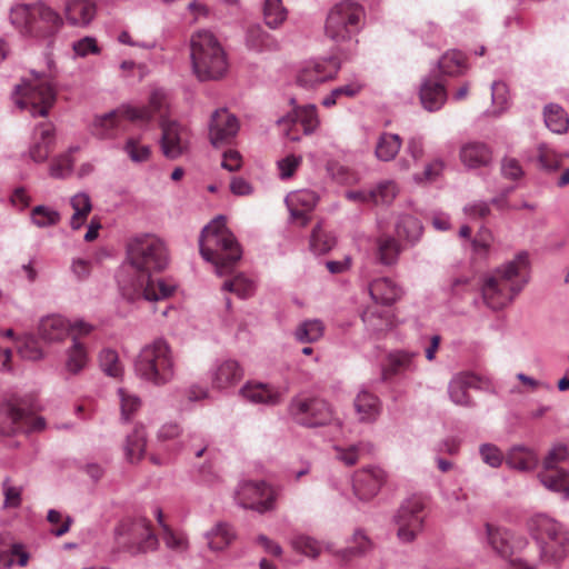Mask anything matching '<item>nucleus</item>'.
I'll return each instance as SVG.
<instances>
[{
    "label": "nucleus",
    "instance_id": "37",
    "mask_svg": "<svg viewBox=\"0 0 569 569\" xmlns=\"http://www.w3.org/2000/svg\"><path fill=\"white\" fill-rule=\"evenodd\" d=\"M546 127L557 134H563L569 129V117L565 109L557 103H548L543 108Z\"/></svg>",
    "mask_w": 569,
    "mask_h": 569
},
{
    "label": "nucleus",
    "instance_id": "51",
    "mask_svg": "<svg viewBox=\"0 0 569 569\" xmlns=\"http://www.w3.org/2000/svg\"><path fill=\"white\" fill-rule=\"evenodd\" d=\"M438 64L441 72L447 76H459L467 69L463 53L457 50L446 52Z\"/></svg>",
    "mask_w": 569,
    "mask_h": 569
},
{
    "label": "nucleus",
    "instance_id": "59",
    "mask_svg": "<svg viewBox=\"0 0 569 569\" xmlns=\"http://www.w3.org/2000/svg\"><path fill=\"white\" fill-rule=\"evenodd\" d=\"M493 240L495 238L492 232L488 228L481 227L471 241L473 253L480 258H486L491 249Z\"/></svg>",
    "mask_w": 569,
    "mask_h": 569
},
{
    "label": "nucleus",
    "instance_id": "14",
    "mask_svg": "<svg viewBox=\"0 0 569 569\" xmlns=\"http://www.w3.org/2000/svg\"><path fill=\"white\" fill-rule=\"evenodd\" d=\"M340 70L337 58L310 59L301 63L296 76L298 87L315 90L318 86L336 78Z\"/></svg>",
    "mask_w": 569,
    "mask_h": 569
},
{
    "label": "nucleus",
    "instance_id": "47",
    "mask_svg": "<svg viewBox=\"0 0 569 569\" xmlns=\"http://www.w3.org/2000/svg\"><path fill=\"white\" fill-rule=\"evenodd\" d=\"M372 204L389 206L399 193V187L393 180H381L373 188H370Z\"/></svg>",
    "mask_w": 569,
    "mask_h": 569
},
{
    "label": "nucleus",
    "instance_id": "21",
    "mask_svg": "<svg viewBox=\"0 0 569 569\" xmlns=\"http://www.w3.org/2000/svg\"><path fill=\"white\" fill-rule=\"evenodd\" d=\"M239 131V122L227 109L213 112L209 124V138L214 147L229 142Z\"/></svg>",
    "mask_w": 569,
    "mask_h": 569
},
{
    "label": "nucleus",
    "instance_id": "63",
    "mask_svg": "<svg viewBox=\"0 0 569 569\" xmlns=\"http://www.w3.org/2000/svg\"><path fill=\"white\" fill-rule=\"evenodd\" d=\"M122 419L128 420L141 406V400L124 388L118 390Z\"/></svg>",
    "mask_w": 569,
    "mask_h": 569
},
{
    "label": "nucleus",
    "instance_id": "62",
    "mask_svg": "<svg viewBox=\"0 0 569 569\" xmlns=\"http://www.w3.org/2000/svg\"><path fill=\"white\" fill-rule=\"evenodd\" d=\"M162 539L167 548L173 551L184 552L189 548L187 535L180 531H172L167 525H163Z\"/></svg>",
    "mask_w": 569,
    "mask_h": 569
},
{
    "label": "nucleus",
    "instance_id": "58",
    "mask_svg": "<svg viewBox=\"0 0 569 569\" xmlns=\"http://www.w3.org/2000/svg\"><path fill=\"white\" fill-rule=\"evenodd\" d=\"M362 89V84L358 81H351L343 86L335 88L327 97L322 99V106L326 108L333 107L341 97L353 98Z\"/></svg>",
    "mask_w": 569,
    "mask_h": 569
},
{
    "label": "nucleus",
    "instance_id": "19",
    "mask_svg": "<svg viewBox=\"0 0 569 569\" xmlns=\"http://www.w3.org/2000/svg\"><path fill=\"white\" fill-rule=\"evenodd\" d=\"M3 413L10 420L8 429H3L6 435L16 432L40 431L44 429L46 421L42 417H34L26 411L18 401H8L3 406Z\"/></svg>",
    "mask_w": 569,
    "mask_h": 569
},
{
    "label": "nucleus",
    "instance_id": "18",
    "mask_svg": "<svg viewBox=\"0 0 569 569\" xmlns=\"http://www.w3.org/2000/svg\"><path fill=\"white\" fill-rule=\"evenodd\" d=\"M208 378L212 389L227 391L242 380L243 369L234 359H217L208 370Z\"/></svg>",
    "mask_w": 569,
    "mask_h": 569
},
{
    "label": "nucleus",
    "instance_id": "24",
    "mask_svg": "<svg viewBox=\"0 0 569 569\" xmlns=\"http://www.w3.org/2000/svg\"><path fill=\"white\" fill-rule=\"evenodd\" d=\"M54 140V128L50 122L37 126L33 142L29 149L31 159L36 162L46 161L53 149Z\"/></svg>",
    "mask_w": 569,
    "mask_h": 569
},
{
    "label": "nucleus",
    "instance_id": "39",
    "mask_svg": "<svg viewBox=\"0 0 569 569\" xmlns=\"http://www.w3.org/2000/svg\"><path fill=\"white\" fill-rule=\"evenodd\" d=\"M325 335V325L320 319H306L293 331L295 339L300 343H313Z\"/></svg>",
    "mask_w": 569,
    "mask_h": 569
},
{
    "label": "nucleus",
    "instance_id": "15",
    "mask_svg": "<svg viewBox=\"0 0 569 569\" xmlns=\"http://www.w3.org/2000/svg\"><path fill=\"white\" fill-rule=\"evenodd\" d=\"M423 503L418 497H410L400 506L395 521L398 526V538L402 542H411L422 530Z\"/></svg>",
    "mask_w": 569,
    "mask_h": 569
},
{
    "label": "nucleus",
    "instance_id": "4",
    "mask_svg": "<svg viewBox=\"0 0 569 569\" xmlns=\"http://www.w3.org/2000/svg\"><path fill=\"white\" fill-rule=\"evenodd\" d=\"M190 58L193 73L200 81L219 80L228 72L227 53L209 30H199L191 36Z\"/></svg>",
    "mask_w": 569,
    "mask_h": 569
},
{
    "label": "nucleus",
    "instance_id": "45",
    "mask_svg": "<svg viewBox=\"0 0 569 569\" xmlns=\"http://www.w3.org/2000/svg\"><path fill=\"white\" fill-rule=\"evenodd\" d=\"M361 319L367 329L373 333H380L392 328L393 320L389 312H377L370 308L366 309Z\"/></svg>",
    "mask_w": 569,
    "mask_h": 569
},
{
    "label": "nucleus",
    "instance_id": "42",
    "mask_svg": "<svg viewBox=\"0 0 569 569\" xmlns=\"http://www.w3.org/2000/svg\"><path fill=\"white\" fill-rule=\"evenodd\" d=\"M401 144L402 141L398 134L385 132L377 141L376 157L381 161H390L398 154Z\"/></svg>",
    "mask_w": 569,
    "mask_h": 569
},
{
    "label": "nucleus",
    "instance_id": "28",
    "mask_svg": "<svg viewBox=\"0 0 569 569\" xmlns=\"http://www.w3.org/2000/svg\"><path fill=\"white\" fill-rule=\"evenodd\" d=\"M540 483L549 491L569 500V470L566 468L541 469L537 475Z\"/></svg>",
    "mask_w": 569,
    "mask_h": 569
},
{
    "label": "nucleus",
    "instance_id": "29",
    "mask_svg": "<svg viewBox=\"0 0 569 569\" xmlns=\"http://www.w3.org/2000/svg\"><path fill=\"white\" fill-rule=\"evenodd\" d=\"M88 362L87 347L77 337H72L71 346L64 351L63 372L68 377L78 376L84 370Z\"/></svg>",
    "mask_w": 569,
    "mask_h": 569
},
{
    "label": "nucleus",
    "instance_id": "49",
    "mask_svg": "<svg viewBox=\"0 0 569 569\" xmlns=\"http://www.w3.org/2000/svg\"><path fill=\"white\" fill-rule=\"evenodd\" d=\"M335 450L338 460L343 462L346 466H353L362 456L371 453L372 446L368 442H358L349 447L336 446Z\"/></svg>",
    "mask_w": 569,
    "mask_h": 569
},
{
    "label": "nucleus",
    "instance_id": "64",
    "mask_svg": "<svg viewBox=\"0 0 569 569\" xmlns=\"http://www.w3.org/2000/svg\"><path fill=\"white\" fill-rule=\"evenodd\" d=\"M479 455L483 463L491 468H499L506 461V455L493 443H482Z\"/></svg>",
    "mask_w": 569,
    "mask_h": 569
},
{
    "label": "nucleus",
    "instance_id": "54",
    "mask_svg": "<svg viewBox=\"0 0 569 569\" xmlns=\"http://www.w3.org/2000/svg\"><path fill=\"white\" fill-rule=\"evenodd\" d=\"M222 289L224 291L233 292L241 299H246L254 293L256 284L253 280L243 273H238L233 278L224 281Z\"/></svg>",
    "mask_w": 569,
    "mask_h": 569
},
{
    "label": "nucleus",
    "instance_id": "26",
    "mask_svg": "<svg viewBox=\"0 0 569 569\" xmlns=\"http://www.w3.org/2000/svg\"><path fill=\"white\" fill-rule=\"evenodd\" d=\"M478 382L479 379L471 372H459L453 376L448 386V393L451 401L457 406H471L468 389L477 387Z\"/></svg>",
    "mask_w": 569,
    "mask_h": 569
},
{
    "label": "nucleus",
    "instance_id": "5",
    "mask_svg": "<svg viewBox=\"0 0 569 569\" xmlns=\"http://www.w3.org/2000/svg\"><path fill=\"white\" fill-rule=\"evenodd\" d=\"M134 372L144 382L157 387L172 381L176 358L168 341L158 338L144 345L134 360Z\"/></svg>",
    "mask_w": 569,
    "mask_h": 569
},
{
    "label": "nucleus",
    "instance_id": "50",
    "mask_svg": "<svg viewBox=\"0 0 569 569\" xmlns=\"http://www.w3.org/2000/svg\"><path fill=\"white\" fill-rule=\"evenodd\" d=\"M370 549V539L361 530H356L350 541V546L346 549L336 551L335 556L341 560H348L351 557L362 556Z\"/></svg>",
    "mask_w": 569,
    "mask_h": 569
},
{
    "label": "nucleus",
    "instance_id": "56",
    "mask_svg": "<svg viewBox=\"0 0 569 569\" xmlns=\"http://www.w3.org/2000/svg\"><path fill=\"white\" fill-rule=\"evenodd\" d=\"M295 114L297 120L303 127L305 134H311L318 129L320 120L315 104L297 107L295 108Z\"/></svg>",
    "mask_w": 569,
    "mask_h": 569
},
{
    "label": "nucleus",
    "instance_id": "8",
    "mask_svg": "<svg viewBox=\"0 0 569 569\" xmlns=\"http://www.w3.org/2000/svg\"><path fill=\"white\" fill-rule=\"evenodd\" d=\"M366 12L353 0H338L326 18L325 34L337 44L351 42L365 24Z\"/></svg>",
    "mask_w": 569,
    "mask_h": 569
},
{
    "label": "nucleus",
    "instance_id": "55",
    "mask_svg": "<svg viewBox=\"0 0 569 569\" xmlns=\"http://www.w3.org/2000/svg\"><path fill=\"white\" fill-rule=\"evenodd\" d=\"M99 366L109 377L119 378L123 373V366L116 350L106 348L99 353Z\"/></svg>",
    "mask_w": 569,
    "mask_h": 569
},
{
    "label": "nucleus",
    "instance_id": "2",
    "mask_svg": "<svg viewBox=\"0 0 569 569\" xmlns=\"http://www.w3.org/2000/svg\"><path fill=\"white\" fill-rule=\"evenodd\" d=\"M528 267V254L520 252L486 277L481 287L485 303L492 310L507 307L527 284Z\"/></svg>",
    "mask_w": 569,
    "mask_h": 569
},
{
    "label": "nucleus",
    "instance_id": "20",
    "mask_svg": "<svg viewBox=\"0 0 569 569\" xmlns=\"http://www.w3.org/2000/svg\"><path fill=\"white\" fill-rule=\"evenodd\" d=\"M486 528L490 546L502 557L520 553L528 546V540L522 535L507 529H493L490 525Z\"/></svg>",
    "mask_w": 569,
    "mask_h": 569
},
{
    "label": "nucleus",
    "instance_id": "48",
    "mask_svg": "<svg viewBox=\"0 0 569 569\" xmlns=\"http://www.w3.org/2000/svg\"><path fill=\"white\" fill-rule=\"evenodd\" d=\"M396 231L400 238L415 243L422 234V226L416 217L411 214H403L397 222Z\"/></svg>",
    "mask_w": 569,
    "mask_h": 569
},
{
    "label": "nucleus",
    "instance_id": "44",
    "mask_svg": "<svg viewBox=\"0 0 569 569\" xmlns=\"http://www.w3.org/2000/svg\"><path fill=\"white\" fill-rule=\"evenodd\" d=\"M247 46L256 51L276 50L277 40L259 26L251 27L247 32Z\"/></svg>",
    "mask_w": 569,
    "mask_h": 569
},
{
    "label": "nucleus",
    "instance_id": "1",
    "mask_svg": "<svg viewBox=\"0 0 569 569\" xmlns=\"http://www.w3.org/2000/svg\"><path fill=\"white\" fill-rule=\"evenodd\" d=\"M170 262L167 242L154 233H140L129 239L126 246V263L140 272L138 281L129 283L123 273L118 274V282L123 296L130 300L143 298L158 301L170 297L174 286L163 279L153 280L152 273L163 271Z\"/></svg>",
    "mask_w": 569,
    "mask_h": 569
},
{
    "label": "nucleus",
    "instance_id": "6",
    "mask_svg": "<svg viewBox=\"0 0 569 569\" xmlns=\"http://www.w3.org/2000/svg\"><path fill=\"white\" fill-rule=\"evenodd\" d=\"M10 22L22 34L33 38H48L56 34L62 26L60 14L42 2L11 7Z\"/></svg>",
    "mask_w": 569,
    "mask_h": 569
},
{
    "label": "nucleus",
    "instance_id": "33",
    "mask_svg": "<svg viewBox=\"0 0 569 569\" xmlns=\"http://www.w3.org/2000/svg\"><path fill=\"white\" fill-rule=\"evenodd\" d=\"M420 100L428 111H438L447 100L445 86L432 79H426L420 87Z\"/></svg>",
    "mask_w": 569,
    "mask_h": 569
},
{
    "label": "nucleus",
    "instance_id": "53",
    "mask_svg": "<svg viewBox=\"0 0 569 569\" xmlns=\"http://www.w3.org/2000/svg\"><path fill=\"white\" fill-rule=\"evenodd\" d=\"M30 219L38 228H49L60 222L61 214L51 207L39 204L32 208Z\"/></svg>",
    "mask_w": 569,
    "mask_h": 569
},
{
    "label": "nucleus",
    "instance_id": "41",
    "mask_svg": "<svg viewBox=\"0 0 569 569\" xmlns=\"http://www.w3.org/2000/svg\"><path fill=\"white\" fill-rule=\"evenodd\" d=\"M70 204L74 211L70 219V226L72 229L78 230L82 227L92 209L91 199L88 193L78 192L71 197Z\"/></svg>",
    "mask_w": 569,
    "mask_h": 569
},
{
    "label": "nucleus",
    "instance_id": "52",
    "mask_svg": "<svg viewBox=\"0 0 569 569\" xmlns=\"http://www.w3.org/2000/svg\"><path fill=\"white\" fill-rule=\"evenodd\" d=\"M288 11L282 4V0H264L263 19L271 29L279 28L287 19Z\"/></svg>",
    "mask_w": 569,
    "mask_h": 569
},
{
    "label": "nucleus",
    "instance_id": "16",
    "mask_svg": "<svg viewBox=\"0 0 569 569\" xmlns=\"http://www.w3.org/2000/svg\"><path fill=\"white\" fill-rule=\"evenodd\" d=\"M162 130L160 147L163 156L168 159H177L189 150L190 130L174 120H160Z\"/></svg>",
    "mask_w": 569,
    "mask_h": 569
},
{
    "label": "nucleus",
    "instance_id": "34",
    "mask_svg": "<svg viewBox=\"0 0 569 569\" xmlns=\"http://www.w3.org/2000/svg\"><path fill=\"white\" fill-rule=\"evenodd\" d=\"M64 12L71 26L86 27L94 18L96 6L90 0H70Z\"/></svg>",
    "mask_w": 569,
    "mask_h": 569
},
{
    "label": "nucleus",
    "instance_id": "46",
    "mask_svg": "<svg viewBox=\"0 0 569 569\" xmlns=\"http://www.w3.org/2000/svg\"><path fill=\"white\" fill-rule=\"evenodd\" d=\"M122 150L133 163H144L151 158V148L142 143L140 137H128L122 146Z\"/></svg>",
    "mask_w": 569,
    "mask_h": 569
},
{
    "label": "nucleus",
    "instance_id": "40",
    "mask_svg": "<svg viewBox=\"0 0 569 569\" xmlns=\"http://www.w3.org/2000/svg\"><path fill=\"white\" fill-rule=\"evenodd\" d=\"M376 257L383 266H392L397 263L401 247L399 242L391 236H381L376 241Z\"/></svg>",
    "mask_w": 569,
    "mask_h": 569
},
{
    "label": "nucleus",
    "instance_id": "32",
    "mask_svg": "<svg viewBox=\"0 0 569 569\" xmlns=\"http://www.w3.org/2000/svg\"><path fill=\"white\" fill-rule=\"evenodd\" d=\"M207 546L212 551H222L227 549L236 539L233 527L224 521L214 523L203 535Z\"/></svg>",
    "mask_w": 569,
    "mask_h": 569
},
{
    "label": "nucleus",
    "instance_id": "35",
    "mask_svg": "<svg viewBox=\"0 0 569 569\" xmlns=\"http://www.w3.org/2000/svg\"><path fill=\"white\" fill-rule=\"evenodd\" d=\"M539 462L538 455L531 448L513 446L506 455V463L509 468L519 471H531Z\"/></svg>",
    "mask_w": 569,
    "mask_h": 569
},
{
    "label": "nucleus",
    "instance_id": "38",
    "mask_svg": "<svg viewBox=\"0 0 569 569\" xmlns=\"http://www.w3.org/2000/svg\"><path fill=\"white\" fill-rule=\"evenodd\" d=\"M291 546L297 552L312 559L318 558L323 550H328L333 553L336 552L332 550L331 543L321 542L307 535H298L293 537Z\"/></svg>",
    "mask_w": 569,
    "mask_h": 569
},
{
    "label": "nucleus",
    "instance_id": "17",
    "mask_svg": "<svg viewBox=\"0 0 569 569\" xmlns=\"http://www.w3.org/2000/svg\"><path fill=\"white\" fill-rule=\"evenodd\" d=\"M387 480L388 473L381 467H363L353 473V493L359 500L369 501L380 492Z\"/></svg>",
    "mask_w": 569,
    "mask_h": 569
},
{
    "label": "nucleus",
    "instance_id": "25",
    "mask_svg": "<svg viewBox=\"0 0 569 569\" xmlns=\"http://www.w3.org/2000/svg\"><path fill=\"white\" fill-rule=\"evenodd\" d=\"M240 395L247 401L254 405H267V406H276L281 399V392L267 383L262 382H247L241 389Z\"/></svg>",
    "mask_w": 569,
    "mask_h": 569
},
{
    "label": "nucleus",
    "instance_id": "61",
    "mask_svg": "<svg viewBox=\"0 0 569 569\" xmlns=\"http://www.w3.org/2000/svg\"><path fill=\"white\" fill-rule=\"evenodd\" d=\"M569 459V449L566 445H553L542 460L541 469L560 468L559 465Z\"/></svg>",
    "mask_w": 569,
    "mask_h": 569
},
{
    "label": "nucleus",
    "instance_id": "31",
    "mask_svg": "<svg viewBox=\"0 0 569 569\" xmlns=\"http://www.w3.org/2000/svg\"><path fill=\"white\" fill-rule=\"evenodd\" d=\"M371 299L381 305H392L402 296V289L390 278H379L369 284Z\"/></svg>",
    "mask_w": 569,
    "mask_h": 569
},
{
    "label": "nucleus",
    "instance_id": "3",
    "mask_svg": "<svg viewBox=\"0 0 569 569\" xmlns=\"http://www.w3.org/2000/svg\"><path fill=\"white\" fill-rule=\"evenodd\" d=\"M201 257L214 266L218 276L228 274L241 259L242 250L233 233L226 227L223 217L206 226L199 238Z\"/></svg>",
    "mask_w": 569,
    "mask_h": 569
},
{
    "label": "nucleus",
    "instance_id": "60",
    "mask_svg": "<svg viewBox=\"0 0 569 569\" xmlns=\"http://www.w3.org/2000/svg\"><path fill=\"white\" fill-rule=\"evenodd\" d=\"M491 98L495 107L493 112L500 114L509 107L510 97L507 84L502 81H495L491 84Z\"/></svg>",
    "mask_w": 569,
    "mask_h": 569
},
{
    "label": "nucleus",
    "instance_id": "22",
    "mask_svg": "<svg viewBox=\"0 0 569 569\" xmlns=\"http://www.w3.org/2000/svg\"><path fill=\"white\" fill-rule=\"evenodd\" d=\"M71 332V321L61 315H48L40 319L38 335L47 343H59Z\"/></svg>",
    "mask_w": 569,
    "mask_h": 569
},
{
    "label": "nucleus",
    "instance_id": "12",
    "mask_svg": "<svg viewBox=\"0 0 569 569\" xmlns=\"http://www.w3.org/2000/svg\"><path fill=\"white\" fill-rule=\"evenodd\" d=\"M289 416L300 426L317 428L332 422L340 425L331 406L323 399L297 396L288 406Z\"/></svg>",
    "mask_w": 569,
    "mask_h": 569
},
{
    "label": "nucleus",
    "instance_id": "13",
    "mask_svg": "<svg viewBox=\"0 0 569 569\" xmlns=\"http://www.w3.org/2000/svg\"><path fill=\"white\" fill-rule=\"evenodd\" d=\"M279 492L266 481L244 480L238 485L234 492L236 502L244 508L266 513L277 507Z\"/></svg>",
    "mask_w": 569,
    "mask_h": 569
},
{
    "label": "nucleus",
    "instance_id": "10",
    "mask_svg": "<svg viewBox=\"0 0 569 569\" xmlns=\"http://www.w3.org/2000/svg\"><path fill=\"white\" fill-rule=\"evenodd\" d=\"M126 120L148 123L151 121V113L148 108L123 104L108 113L94 117L91 132L100 140L117 139L126 130Z\"/></svg>",
    "mask_w": 569,
    "mask_h": 569
},
{
    "label": "nucleus",
    "instance_id": "23",
    "mask_svg": "<svg viewBox=\"0 0 569 569\" xmlns=\"http://www.w3.org/2000/svg\"><path fill=\"white\" fill-rule=\"evenodd\" d=\"M318 196L309 189L298 190L286 197V203L293 219L301 220V226L308 223V213L313 210L318 202Z\"/></svg>",
    "mask_w": 569,
    "mask_h": 569
},
{
    "label": "nucleus",
    "instance_id": "27",
    "mask_svg": "<svg viewBox=\"0 0 569 569\" xmlns=\"http://www.w3.org/2000/svg\"><path fill=\"white\" fill-rule=\"evenodd\" d=\"M460 160L469 169L487 167L492 161V152L486 143L470 141L461 147Z\"/></svg>",
    "mask_w": 569,
    "mask_h": 569
},
{
    "label": "nucleus",
    "instance_id": "57",
    "mask_svg": "<svg viewBox=\"0 0 569 569\" xmlns=\"http://www.w3.org/2000/svg\"><path fill=\"white\" fill-rule=\"evenodd\" d=\"M336 246V238L317 224L310 238V248L317 254H325Z\"/></svg>",
    "mask_w": 569,
    "mask_h": 569
},
{
    "label": "nucleus",
    "instance_id": "30",
    "mask_svg": "<svg viewBox=\"0 0 569 569\" xmlns=\"http://www.w3.org/2000/svg\"><path fill=\"white\" fill-rule=\"evenodd\" d=\"M418 352L406 350H397L387 356V363L382 368V380L387 381L391 377L400 375L406 371L416 369L415 358Z\"/></svg>",
    "mask_w": 569,
    "mask_h": 569
},
{
    "label": "nucleus",
    "instance_id": "7",
    "mask_svg": "<svg viewBox=\"0 0 569 569\" xmlns=\"http://www.w3.org/2000/svg\"><path fill=\"white\" fill-rule=\"evenodd\" d=\"M529 530L537 541L541 560L558 563L569 553V531L558 520L539 513L529 521Z\"/></svg>",
    "mask_w": 569,
    "mask_h": 569
},
{
    "label": "nucleus",
    "instance_id": "9",
    "mask_svg": "<svg viewBox=\"0 0 569 569\" xmlns=\"http://www.w3.org/2000/svg\"><path fill=\"white\" fill-rule=\"evenodd\" d=\"M56 98L57 90L52 81L36 72L21 84H17L13 91L14 103L20 109L29 108L32 117H47Z\"/></svg>",
    "mask_w": 569,
    "mask_h": 569
},
{
    "label": "nucleus",
    "instance_id": "11",
    "mask_svg": "<svg viewBox=\"0 0 569 569\" xmlns=\"http://www.w3.org/2000/svg\"><path fill=\"white\" fill-rule=\"evenodd\" d=\"M114 538L118 547L131 555L152 551L158 547V538L143 517L122 520L114 529Z\"/></svg>",
    "mask_w": 569,
    "mask_h": 569
},
{
    "label": "nucleus",
    "instance_id": "36",
    "mask_svg": "<svg viewBox=\"0 0 569 569\" xmlns=\"http://www.w3.org/2000/svg\"><path fill=\"white\" fill-rule=\"evenodd\" d=\"M355 409L360 421L370 422L380 413V401L373 393L360 390L355 399Z\"/></svg>",
    "mask_w": 569,
    "mask_h": 569
},
{
    "label": "nucleus",
    "instance_id": "43",
    "mask_svg": "<svg viewBox=\"0 0 569 569\" xmlns=\"http://www.w3.org/2000/svg\"><path fill=\"white\" fill-rule=\"evenodd\" d=\"M146 449V431L143 427H137L127 436L124 443L126 457L130 462L139 461Z\"/></svg>",
    "mask_w": 569,
    "mask_h": 569
}]
</instances>
